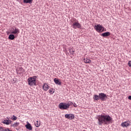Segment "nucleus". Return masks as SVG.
I'll return each instance as SVG.
<instances>
[{"label":"nucleus","mask_w":131,"mask_h":131,"mask_svg":"<svg viewBox=\"0 0 131 131\" xmlns=\"http://www.w3.org/2000/svg\"><path fill=\"white\" fill-rule=\"evenodd\" d=\"M49 92L50 94H54V91H52V90H50Z\"/></svg>","instance_id":"nucleus-27"},{"label":"nucleus","mask_w":131,"mask_h":131,"mask_svg":"<svg viewBox=\"0 0 131 131\" xmlns=\"http://www.w3.org/2000/svg\"><path fill=\"white\" fill-rule=\"evenodd\" d=\"M65 118H67L70 120V114H66L64 115Z\"/></svg>","instance_id":"nucleus-21"},{"label":"nucleus","mask_w":131,"mask_h":131,"mask_svg":"<svg viewBox=\"0 0 131 131\" xmlns=\"http://www.w3.org/2000/svg\"><path fill=\"white\" fill-rule=\"evenodd\" d=\"M84 62L86 63H91L92 60L89 58H84Z\"/></svg>","instance_id":"nucleus-16"},{"label":"nucleus","mask_w":131,"mask_h":131,"mask_svg":"<svg viewBox=\"0 0 131 131\" xmlns=\"http://www.w3.org/2000/svg\"><path fill=\"white\" fill-rule=\"evenodd\" d=\"M19 70L20 71V72L19 73V74H20L21 73H23L25 71V70L23 69V68L22 67L19 68Z\"/></svg>","instance_id":"nucleus-19"},{"label":"nucleus","mask_w":131,"mask_h":131,"mask_svg":"<svg viewBox=\"0 0 131 131\" xmlns=\"http://www.w3.org/2000/svg\"><path fill=\"white\" fill-rule=\"evenodd\" d=\"M0 131H5V129H4V128L3 127L1 126Z\"/></svg>","instance_id":"nucleus-28"},{"label":"nucleus","mask_w":131,"mask_h":131,"mask_svg":"<svg viewBox=\"0 0 131 131\" xmlns=\"http://www.w3.org/2000/svg\"><path fill=\"white\" fill-rule=\"evenodd\" d=\"M93 99L96 101H98V100H101V101H105L107 99V95L105 93H99L98 95H95L93 97Z\"/></svg>","instance_id":"nucleus-2"},{"label":"nucleus","mask_w":131,"mask_h":131,"mask_svg":"<svg viewBox=\"0 0 131 131\" xmlns=\"http://www.w3.org/2000/svg\"><path fill=\"white\" fill-rule=\"evenodd\" d=\"M28 82L29 85H30V86L36 85V81H35V80H33V79H32V77H30L28 79Z\"/></svg>","instance_id":"nucleus-5"},{"label":"nucleus","mask_w":131,"mask_h":131,"mask_svg":"<svg viewBox=\"0 0 131 131\" xmlns=\"http://www.w3.org/2000/svg\"><path fill=\"white\" fill-rule=\"evenodd\" d=\"M67 105H68V107L69 108L71 105H73V102H69L68 103H67Z\"/></svg>","instance_id":"nucleus-23"},{"label":"nucleus","mask_w":131,"mask_h":131,"mask_svg":"<svg viewBox=\"0 0 131 131\" xmlns=\"http://www.w3.org/2000/svg\"><path fill=\"white\" fill-rule=\"evenodd\" d=\"M58 107L61 110H67L69 108L67 103L64 102L60 103L58 105Z\"/></svg>","instance_id":"nucleus-4"},{"label":"nucleus","mask_w":131,"mask_h":131,"mask_svg":"<svg viewBox=\"0 0 131 131\" xmlns=\"http://www.w3.org/2000/svg\"><path fill=\"white\" fill-rule=\"evenodd\" d=\"M25 126L27 129H29V130H32V126H31L30 123H28Z\"/></svg>","instance_id":"nucleus-11"},{"label":"nucleus","mask_w":131,"mask_h":131,"mask_svg":"<svg viewBox=\"0 0 131 131\" xmlns=\"http://www.w3.org/2000/svg\"><path fill=\"white\" fill-rule=\"evenodd\" d=\"M94 28V29H95V30L97 32H104V27L102 26L100 24H97L95 25Z\"/></svg>","instance_id":"nucleus-3"},{"label":"nucleus","mask_w":131,"mask_h":131,"mask_svg":"<svg viewBox=\"0 0 131 131\" xmlns=\"http://www.w3.org/2000/svg\"><path fill=\"white\" fill-rule=\"evenodd\" d=\"M42 89L43 91L47 92L49 90V85L47 83H45L42 86Z\"/></svg>","instance_id":"nucleus-13"},{"label":"nucleus","mask_w":131,"mask_h":131,"mask_svg":"<svg viewBox=\"0 0 131 131\" xmlns=\"http://www.w3.org/2000/svg\"><path fill=\"white\" fill-rule=\"evenodd\" d=\"M7 118L8 120H4L2 123H4V124H6V125H9V124H11L13 121L9 120L8 118Z\"/></svg>","instance_id":"nucleus-8"},{"label":"nucleus","mask_w":131,"mask_h":131,"mask_svg":"<svg viewBox=\"0 0 131 131\" xmlns=\"http://www.w3.org/2000/svg\"><path fill=\"white\" fill-rule=\"evenodd\" d=\"M12 120H13V121H15V120H17V117L15 115H13L11 117Z\"/></svg>","instance_id":"nucleus-22"},{"label":"nucleus","mask_w":131,"mask_h":131,"mask_svg":"<svg viewBox=\"0 0 131 131\" xmlns=\"http://www.w3.org/2000/svg\"><path fill=\"white\" fill-rule=\"evenodd\" d=\"M8 39L10 40H14L15 39V35L14 34H11L9 35Z\"/></svg>","instance_id":"nucleus-14"},{"label":"nucleus","mask_w":131,"mask_h":131,"mask_svg":"<svg viewBox=\"0 0 131 131\" xmlns=\"http://www.w3.org/2000/svg\"><path fill=\"white\" fill-rule=\"evenodd\" d=\"M54 81L55 83H56V84H58V85H61V84H62V82L58 79L54 78Z\"/></svg>","instance_id":"nucleus-9"},{"label":"nucleus","mask_w":131,"mask_h":131,"mask_svg":"<svg viewBox=\"0 0 131 131\" xmlns=\"http://www.w3.org/2000/svg\"><path fill=\"white\" fill-rule=\"evenodd\" d=\"M128 100H130V101H131V95H130V96H129L128 97Z\"/></svg>","instance_id":"nucleus-29"},{"label":"nucleus","mask_w":131,"mask_h":131,"mask_svg":"<svg viewBox=\"0 0 131 131\" xmlns=\"http://www.w3.org/2000/svg\"><path fill=\"white\" fill-rule=\"evenodd\" d=\"M35 125L36 127H39L40 125V122H38V121H36L35 122Z\"/></svg>","instance_id":"nucleus-17"},{"label":"nucleus","mask_w":131,"mask_h":131,"mask_svg":"<svg viewBox=\"0 0 131 131\" xmlns=\"http://www.w3.org/2000/svg\"><path fill=\"white\" fill-rule=\"evenodd\" d=\"M73 28L74 29H76V28H79V29H81V25L79 24L78 22H75L72 25Z\"/></svg>","instance_id":"nucleus-6"},{"label":"nucleus","mask_w":131,"mask_h":131,"mask_svg":"<svg viewBox=\"0 0 131 131\" xmlns=\"http://www.w3.org/2000/svg\"><path fill=\"white\" fill-rule=\"evenodd\" d=\"M8 131H12V130H10V129L7 128Z\"/></svg>","instance_id":"nucleus-32"},{"label":"nucleus","mask_w":131,"mask_h":131,"mask_svg":"<svg viewBox=\"0 0 131 131\" xmlns=\"http://www.w3.org/2000/svg\"><path fill=\"white\" fill-rule=\"evenodd\" d=\"M110 33L109 32H104L102 34H101V36H103V37H107L108 36H110Z\"/></svg>","instance_id":"nucleus-12"},{"label":"nucleus","mask_w":131,"mask_h":131,"mask_svg":"<svg viewBox=\"0 0 131 131\" xmlns=\"http://www.w3.org/2000/svg\"><path fill=\"white\" fill-rule=\"evenodd\" d=\"M37 78V77L36 76H34L32 77L33 80H34L35 81H36V78Z\"/></svg>","instance_id":"nucleus-25"},{"label":"nucleus","mask_w":131,"mask_h":131,"mask_svg":"<svg viewBox=\"0 0 131 131\" xmlns=\"http://www.w3.org/2000/svg\"><path fill=\"white\" fill-rule=\"evenodd\" d=\"M121 125L123 127H127V126H129V123L128 121H125L122 123Z\"/></svg>","instance_id":"nucleus-10"},{"label":"nucleus","mask_w":131,"mask_h":131,"mask_svg":"<svg viewBox=\"0 0 131 131\" xmlns=\"http://www.w3.org/2000/svg\"><path fill=\"white\" fill-rule=\"evenodd\" d=\"M73 106H74V107H77V105L76 104H75V103H74V104H73Z\"/></svg>","instance_id":"nucleus-30"},{"label":"nucleus","mask_w":131,"mask_h":131,"mask_svg":"<svg viewBox=\"0 0 131 131\" xmlns=\"http://www.w3.org/2000/svg\"><path fill=\"white\" fill-rule=\"evenodd\" d=\"M128 65L129 67H131V60L128 61Z\"/></svg>","instance_id":"nucleus-26"},{"label":"nucleus","mask_w":131,"mask_h":131,"mask_svg":"<svg viewBox=\"0 0 131 131\" xmlns=\"http://www.w3.org/2000/svg\"><path fill=\"white\" fill-rule=\"evenodd\" d=\"M74 115L72 114H70V120H72V119H74Z\"/></svg>","instance_id":"nucleus-20"},{"label":"nucleus","mask_w":131,"mask_h":131,"mask_svg":"<svg viewBox=\"0 0 131 131\" xmlns=\"http://www.w3.org/2000/svg\"><path fill=\"white\" fill-rule=\"evenodd\" d=\"M19 124H20L19 122H16L13 124H11V126H13V127H17Z\"/></svg>","instance_id":"nucleus-18"},{"label":"nucleus","mask_w":131,"mask_h":131,"mask_svg":"<svg viewBox=\"0 0 131 131\" xmlns=\"http://www.w3.org/2000/svg\"><path fill=\"white\" fill-rule=\"evenodd\" d=\"M33 0H24V4H32Z\"/></svg>","instance_id":"nucleus-15"},{"label":"nucleus","mask_w":131,"mask_h":131,"mask_svg":"<svg viewBox=\"0 0 131 131\" xmlns=\"http://www.w3.org/2000/svg\"><path fill=\"white\" fill-rule=\"evenodd\" d=\"M97 119L98 120V124L99 126L102 125L103 124H110V123H112V121L113 120V118L109 115L105 114L98 115Z\"/></svg>","instance_id":"nucleus-1"},{"label":"nucleus","mask_w":131,"mask_h":131,"mask_svg":"<svg viewBox=\"0 0 131 131\" xmlns=\"http://www.w3.org/2000/svg\"><path fill=\"white\" fill-rule=\"evenodd\" d=\"M12 31L11 32L12 34H18L20 33V31L19 30V29H17L16 28H12Z\"/></svg>","instance_id":"nucleus-7"},{"label":"nucleus","mask_w":131,"mask_h":131,"mask_svg":"<svg viewBox=\"0 0 131 131\" xmlns=\"http://www.w3.org/2000/svg\"><path fill=\"white\" fill-rule=\"evenodd\" d=\"M16 81H17V80H16V79L15 80V79H13V82L14 83H15L16 82Z\"/></svg>","instance_id":"nucleus-31"},{"label":"nucleus","mask_w":131,"mask_h":131,"mask_svg":"<svg viewBox=\"0 0 131 131\" xmlns=\"http://www.w3.org/2000/svg\"><path fill=\"white\" fill-rule=\"evenodd\" d=\"M69 51L70 54H73V53H74V51H73V49H69Z\"/></svg>","instance_id":"nucleus-24"}]
</instances>
